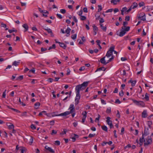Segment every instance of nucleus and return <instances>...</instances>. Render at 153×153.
Instances as JSON below:
<instances>
[{
  "mask_svg": "<svg viewBox=\"0 0 153 153\" xmlns=\"http://www.w3.org/2000/svg\"><path fill=\"white\" fill-rule=\"evenodd\" d=\"M69 109H70V111H66L65 112L60 114H59L58 115L56 116H66L70 114H71V115L73 117H74L75 114V110L74 107V105L71 104L70 106Z\"/></svg>",
  "mask_w": 153,
  "mask_h": 153,
  "instance_id": "nucleus-1",
  "label": "nucleus"
},
{
  "mask_svg": "<svg viewBox=\"0 0 153 153\" xmlns=\"http://www.w3.org/2000/svg\"><path fill=\"white\" fill-rule=\"evenodd\" d=\"M114 47L113 46L110 48L109 50L107 51L106 56L107 57L111 56V57L118 56L117 52L114 50Z\"/></svg>",
  "mask_w": 153,
  "mask_h": 153,
  "instance_id": "nucleus-2",
  "label": "nucleus"
},
{
  "mask_svg": "<svg viewBox=\"0 0 153 153\" xmlns=\"http://www.w3.org/2000/svg\"><path fill=\"white\" fill-rule=\"evenodd\" d=\"M89 82H84L82 84L76 86L75 88L76 93H80V91H82L87 86Z\"/></svg>",
  "mask_w": 153,
  "mask_h": 153,
  "instance_id": "nucleus-3",
  "label": "nucleus"
},
{
  "mask_svg": "<svg viewBox=\"0 0 153 153\" xmlns=\"http://www.w3.org/2000/svg\"><path fill=\"white\" fill-rule=\"evenodd\" d=\"M144 142V146H147L149 144H150L152 143V137L150 136H148L147 138L143 140Z\"/></svg>",
  "mask_w": 153,
  "mask_h": 153,
  "instance_id": "nucleus-4",
  "label": "nucleus"
},
{
  "mask_svg": "<svg viewBox=\"0 0 153 153\" xmlns=\"http://www.w3.org/2000/svg\"><path fill=\"white\" fill-rule=\"evenodd\" d=\"M137 18L138 19L143 21H145L146 20L145 14L143 12H142L138 14L137 16Z\"/></svg>",
  "mask_w": 153,
  "mask_h": 153,
  "instance_id": "nucleus-5",
  "label": "nucleus"
},
{
  "mask_svg": "<svg viewBox=\"0 0 153 153\" xmlns=\"http://www.w3.org/2000/svg\"><path fill=\"white\" fill-rule=\"evenodd\" d=\"M131 100L134 103L137 105H141L143 106L145 105L144 102L142 101H137L133 99H132Z\"/></svg>",
  "mask_w": 153,
  "mask_h": 153,
  "instance_id": "nucleus-6",
  "label": "nucleus"
},
{
  "mask_svg": "<svg viewBox=\"0 0 153 153\" xmlns=\"http://www.w3.org/2000/svg\"><path fill=\"white\" fill-rule=\"evenodd\" d=\"M113 59L114 58H110L108 60H107V61H106L105 59V58H101L100 59V62L102 63L105 65L109 62H111Z\"/></svg>",
  "mask_w": 153,
  "mask_h": 153,
  "instance_id": "nucleus-7",
  "label": "nucleus"
},
{
  "mask_svg": "<svg viewBox=\"0 0 153 153\" xmlns=\"http://www.w3.org/2000/svg\"><path fill=\"white\" fill-rule=\"evenodd\" d=\"M111 118L109 117H108L106 118V122L108 125L110 126V128H111L113 127V125L112 124V121L110 120Z\"/></svg>",
  "mask_w": 153,
  "mask_h": 153,
  "instance_id": "nucleus-8",
  "label": "nucleus"
},
{
  "mask_svg": "<svg viewBox=\"0 0 153 153\" xmlns=\"http://www.w3.org/2000/svg\"><path fill=\"white\" fill-rule=\"evenodd\" d=\"M76 96L75 99V104L76 105H77L79 102V100L80 98V93L78 94L77 93H76Z\"/></svg>",
  "mask_w": 153,
  "mask_h": 153,
  "instance_id": "nucleus-9",
  "label": "nucleus"
},
{
  "mask_svg": "<svg viewBox=\"0 0 153 153\" xmlns=\"http://www.w3.org/2000/svg\"><path fill=\"white\" fill-rule=\"evenodd\" d=\"M45 148L49 152L51 153H54V151L51 147L48 146H45Z\"/></svg>",
  "mask_w": 153,
  "mask_h": 153,
  "instance_id": "nucleus-10",
  "label": "nucleus"
},
{
  "mask_svg": "<svg viewBox=\"0 0 153 153\" xmlns=\"http://www.w3.org/2000/svg\"><path fill=\"white\" fill-rule=\"evenodd\" d=\"M123 29V27H122V30H121V31L119 35V36L120 37H122L126 33L125 31Z\"/></svg>",
  "mask_w": 153,
  "mask_h": 153,
  "instance_id": "nucleus-11",
  "label": "nucleus"
},
{
  "mask_svg": "<svg viewBox=\"0 0 153 153\" xmlns=\"http://www.w3.org/2000/svg\"><path fill=\"white\" fill-rule=\"evenodd\" d=\"M144 135H143L142 136V137L140 138L139 140L140 142L138 143L140 145V147L142 146L143 144V140L144 139Z\"/></svg>",
  "mask_w": 153,
  "mask_h": 153,
  "instance_id": "nucleus-12",
  "label": "nucleus"
},
{
  "mask_svg": "<svg viewBox=\"0 0 153 153\" xmlns=\"http://www.w3.org/2000/svg\"><path fill=\"white\" fill-rule=\"evenodd\" d=\"M149 129L148 128H145L144 130V133L142 134V135H144V138L145 135L147 136L149 134Z\"/></svg>",
  "mask_w": 153,
  "mask_h": 153,
  "instance_id": "nucleus-13",
  "label": "nucleus"
},
{
  "mask_svg": "<svg viewBox=\"0 0 153 153\" xmlns=\"http://www.w3.org/2000/svg\"><path fill=\"white\" fill-rule=\"evenodd\" d=\"M71 30V29L69 27H68L65 30V33H67L66 36H68L70 35V33Z\"/></svg>",
  "mask_w": 153,
  "mask_h": 153,
  "instance_id": "nucleus-14",
  "label": "nucleus"
},
{
  "mask_svg": "<svg viewBox=\"0 0 153 153\" xmlns=\"http://www.w3.org/2000/svg\"><path fill=\"white\" fill-rule=\"evenodd\" d=\"M93 27L94 34L96 35L97 34V31L98 30V28L95 25H94Z\"/></svg>",
  "mask_w": 153,
  "mask_h": 153,
  "instance_id": "nucleus-15",
  "label": "nucleus"
},
{
  "mask_svg": "<svg viewBox=\"0 0 153 153\" xmlns=\"http://www.w3.org/2000/svg\"><path fill=\"white\" fill-rule=\"evenodd\" d=\"M59 46L63 48L64 49H65L66 47H67V46L66 45H65V44H64L63 43H62V42H59Z\"/></svg>",
  "mask_w": 153,
  "mask_h": 153,
  "instance_id": "nucleus-16",
  "label": "nucleus"
},
{
  "mask_svg": "<svg viewBox=\"0 0 153 153\" xmlns=\"http://www.w3.org/2000/svg\"><path fill=\"white\" fill-rule=\"evenodd\" d=\"M147 116L146 111L144 110L143 111L142 114V117L143 118H146Z\"/></svg>",
  "mask_w": 153,
  "mask_h": 153,
  "instance_id": "nucleus-17",
  "label": "nucleus"
},
{
  "mask_svg": "<svg viewBox=\"0 0 153 153\" xmlns=\"http://www.w3.org/2000/svg\"><path fill=\"white\" fill-rule=\"evenodd\" d=\"M22 27L25 29L24 30L25 32L28 30V26L27 24H24L22 25Z\"/></svg>",
  "mask_w": 153,
  "mask_h": 153,
  "instance_id": "nucleus-18",
  "label": "nucleus"
},
{
  "mask_svg": "<svg viewBox=\"0 0 153 153\" xmlns=\"http://www.w3.org/2000/svg\"><path fill=\"white\" fill-rule=\"evenodd\" d=\"M46 30L49 33L51 34V36L53 37L54 35L53 34L52 31L51 29L48 28V29H47V30Z\"/></svg>",
  "mask_w": 153,
  "mask_h": 153,
  "instance_id": "nucleus-19",
  "label": "nucleus"
},
{
  "mask_svg": "<svg viewBox=\"0 0 153 153\" xmlns=\"http://www.w3.org/2000/svg\"><path fill=\"white\" fill-rule=\"evenodd\" d=\"M138 6V4L137 3L134 2L133 3L132 5L131 6L132 9H134L136 8Z\"/></svg>",
  "mask_w": 153,
  "mask_h": 153,
  "instance_id": "nucleus-20",
  "label": "nucleus"
},
{
  "mask_svg": "<svg viewBox=\"0 0 153 153\" xmlns=\"http://www.w3.org/2000/svg\"><path fill=\"white\" fill-rule=\"evenodd\" d=\"M106 68H105L103 67H100L99 68H97L96 70L95 71V72H97V71H101V70H102V71H105L106 70Z\"/></svg>",
  "mask_w": 153,
  "mask_h": 153,
  "instance_id": "nucleus-21",
  "label": "nucleus"
},
{
  "mask_svg": "<svg viewBox=\"0 0 153 153\" xmlns=\"http://www.w3.org/2000/svg\"><path fill=\"white\" fill-rule=\"evenodd\" d=\"M143 100L145 99L146 101H148L149 100V94L147 93H146L145 94V97L143 98Z\"/></svg>",
  "mask_w": 153,
  "mask_h": 153,
  "instance_id": "nucleus-22",
  "label": "nucleus"
},
{
  "mask_svg": "<svg viewBox=\"0 0 153 153\" xmlns=\"http://www.w3.org/2000/svg\"><path fill=\"white\" fill-rule=\"evenodd\" d=\"M82 41H81V40L79 42V44H83V43L85 41V39L84 36H83L82 38Z\"/></svg>",
  "mask_w": 153,
  "mask_h": 153,
  "instance_id": "nucleus-23",
  "label": "nucleus"
},
{
  "mask_svg": "<svg viewBox=\"0 0 153 153\" xmlns=\"http://www.w3.org/2000/svg\"><path fill=\"white\" fill-rule=\"evenodd\" d=\"M120 0H112L111 1V2L112 4H113L114 5H116L117 4V2H119Z\"/></svg>",
  "mask_w": 153,
  "mask_h": 153,
  "instance_id": "nucleus-24",
  "label": "nucleus"
},
{
  "mask_svg": "<svg viewBox=\"0 0 153 153\" xmlns=\"http://www.w3.org/2000/svg\"><path fill=\"white\" fill-rule=\"evenodd\" d=\"M20 63V62L19 61H15L12 63V65L17 66H18Z\"/></svg>",
  "mask_w": 153,
  "mask_h": 153,
  "instance_id": "nucleus-25",
  "label": "nucleus"
},
{
  "mask_svg": "<svg viewBox=\"0 0 153 153\" xmlns=\"http://www.w3.org/2000/svg\"><path fill=\"white\" fill-rule=\"evenodd\" d=\"M100 25L101 29L105 31H106L107 28L106 27L103 26V25L102 24H100Z\"/></svg>",
  "mask_w": 153,
  "mask_h": 153,
  "instance_id": "nucleus-26",
  "label": "nucleus"
},
{
  "mask_svg": "<svg viewBox=\"0 0 153 153\" xmlns=\"http://www.w3.org/2000/svg\"><path fill=\"white\" fill-rule=\"evenodd\" d=\"M101 127L103 130L105 131H107L108 128L106 126H102Z\"/></svg>",
  "mask_w": 153,
  "mask_h": 153,
  "instance_id": "nucleus-27",
  "label": "nucleus"
},
{
  "mask_svg": "<svg viewBox=\"0 0 153 153\" xmlns=\"http://www.w3.org/2000/svg\"><path fill=\"white\" fill-rule=\"evenodd\" d=\"M76 36H77L76 34H75L72 35H71V38L73 39L74 40L76 39Z\"/></svg>",
  "mask_w": 153,
  "mask_h": 153,
  "instance_id": "nucleus-28",
  "label": "nucleus"
},
{
  "mask_svg": "<svg viewBox=\"0 0 153 153\" xmlns=\"http://www.w3.org/2000/svg\"><path fill=\"white\" fill-rule=\"evenodd\" d=\"M86 19V17L84 16H81L80 17V19L82 21H83L85 20Z\"/></svg>",
  "mask_w": 153,
  "mask_h": 153,
  "instance_id": "nucleus-29",
  "label": "nucleus"
},
{
  "mask_svg": "<svg viewBox=\"0 0 153 153\" xmlns=\"http://www.w3.org/2000/svg\"><path fill=\"white\" fill-rule=\"evenodd\" d=\"M20 148H21V149H20L21 151V153H24V152L25 151V148L22 147H21Z\"/></svg>",
  "mask_w": 153,
  "mask_h": 153,
  "instance_id": "nucleus-30",
  "label": "nucleus"
},
{
  "mask_svg": "<svg viewBox=\"0 0 153 153\" xmlns=\"http://www.w3.org/2000/svg\"><path fill=\"white\" fill-rule=\"evenodd\" d=\"M23 78V75L20 76L16 79L17 80H22Z\"/></svg>",
  "mask_w": 153,
  "mask_h": 153,
  "instance_id": "nucleus-31",
  "label": "nucleus"
},
{
  "mask_svg": "<svg viewBox=\"0 0 153 153\" xmlns=\"http://www.w3.org/2000/svg\"><path fill=\"white\" fill-rule=\"evenodd\" d=\"M82 115H83V117L84 118H86L87 116V112L86 111H85L83 112L82 114Z\"/></svg>",
  "mask_w": 153,
  "mask_h": 153,
  "instance_id": "nucleus-32",
  "label": "nucleus"
},
{
  "mask_svg": "<svg viewBox=\"0 0 153 153\" xmlns=\"http://www.w3.org/2000/svg\"><path fill=\"white\" fill-rule=\"evenodd\" d=\"M56 45L55 44H53L49 48L48 50H50L52 49H55V48Z\"/></svg>",
  "mask_w": 153,
  "mask_h": 153,
  "instance_id": "nucleus-33",
  "label": "nucleus"
},
{
  "mask_svg": "<svg viewBox=\"0 0 153 153\" xmlns=\"http://www.w3.org/2000/svg\"><path fill=\"white\" fill-rule=\"evenodd\" d=\"M144 5L145 3L143 1H141L139 3V5L140 7L142 6H143Z\"/></svg>",
  "mask_w": 153,
  "mask_h": 153,
  "instance_id": "nucleus-34",
  "label": "nucleus"
},
{
  "mask_svg": "<svg viewBox=\"0 0 153 153\" xmlns=\"http://www.w3.org/2000/svg\"><path fill=\"white\" fill-rule=\"evenodd\" d=\"M106 113L107 114H109L111 112V108L110 107H109L108 108H107L106 109Z\"/></svg>",
  "mask_w": 153,
  "mask_h": 153,
  "instance_id": "nucleus-35",
  "label": "nucleus"
},
{
  "mask_svg": "<svg viewBox=\"0 0 153 153\" xmlns=\"http://www.w3.org/2000/svg\"><path fill=\"white\" fill-rule=\"evenodd\" d=\"M98 7L99 8L98 10V12H99L102 10V6L100 5H98Z\"/></svg>",
  "mask_w": 153,
  "mask_h": 153,
  "instance_id": "nucleus-36",
  "label": "nucleus"
},
{
  "mask_svg": "<svg viewBox=\"0 0 153 153\" xmlns=\"http://www.w3.org/2000/svg\"><path fill=\"white\" fill-rule=\"evenodd\" d=\"M7 125L8 126L9 128L10 129H13V128H14V125L12 124L11 125Z\"/></svg>",
  "mask_w": 153,
  "mask_h": 153,
  "instance_id": "nucleus-37",
  "label": "nucleus"
},
{
  "mask_svg": "<svg viewBox=\"0 0 153 153\" xmlns=\"http://www.w3.org/2000/svg\"><path fill=\"white\" fill-rule=\"evenodd\" d=\"M40 105V103L39 102H38L34 104V105H35V107H37L36 108H38V107Z\"/></svg>",
  "mask_w": 153,
  "mask_h": 153,
  "instance_id": "nucleus-38",
  "label": "nucleus"
},
{
  "mask_svg": "<svg viewBox=\"0 0 153 153\" xmlns=\"http://www.w3.org/2000/svg\"><path fill=\"white\" fill-rule=\"evenodd\" d=\"M126 28L124 29H123V30L125 31V32H126L127 31H128L130 30V27L129 26H127V27H126Z\"/></svg>",
  "mask_w": 153,
  "mask_h": 153,
  "instance_id": "nucleus-39",
  "label": "nucleus"
},
{
  "mask_svg": "<svg viewBox=\"0 0 153 153\" xmlns=\"http://www.w3.org/2000/svg\"><path fill=\"white\" fill-rule=\"evenodd\" d=\"M27 112L26 111L23 112L22 113V114L21 115V116L22 117V116H25L27 117Z\"/></svg>",
  "mask_w": 153,
  "mask_h": 153,
  "instance_id": "nucleus-40",
  "label": "nucleus"
},
{
  "mask_svg": "<svg viewBox=\"0 0 153 153\" xmlns=\"http://www.w3.org/2000/svg\"><path fill=\"white\" fill-rule=\"evenodd\" d=\"M43 13H43V16L45 17L47 16V15L49 13L47 11H46L45 12H44Z\"/></svg>",
  "mask_w": 153,
  "mask_h": 153,
  "instance_id": "nucleus-41",
  "label": "nucleus"
},
{
  "mask_svg": "<svg viewBox=\"0 0 153 153\" xmlns=\"http://www.w3.org/2000/svg\"><path fill=\"white\" fill-rule=\"evenodd\" d=\"M67 132V130L65 129H63V131L62 132H61L60 134V135H63L64 134H66V133Z\"/></svg>",
  "mask_w": 153,
  "mask_h": 153,
  "instance_id": "nucleus-42",
  "label": "nucleus"
},
{
  "mask_svg": "<svg viewBox=\"0 0 153 153\" xmlns=\"http://www.w3.org/2000/svg\"><path fill=\"white\" fill-rule=\"evenodd\" d=\"M124 93L122 90L119 92V95L120 97H122Z\"/></svg>",
  "mask_w": 153,
  "mask_h": 153,
  "instance_id": "nucleus-43",
  "label": "nucleus"
},
{
  "mask_svg": "<svg viewBox=\"0 0 153 153\" xmlns=\"http://www.w3.org/2000/svg\"><path fill=\"white\" fill-rule=\"evenodd\" d=\"M147 124L149 128H151V126L152 125V122L151 121H148L147 122Z\"/></svg>",
  "mask_w": 153,
  "mask_h": 153,
  "instance_id": "nucleus-44",
  "label": "nucleus"
},
{
  "mask_svg": "<svg viewBox=\"0 0 153 153\" xmlns=\"http://www.w3.org/2000/svg\"><path fill=\"white\" fill-rule=\"evenodd\" d=\"M95 134H89L88 137L89 138H92V137H94L95 136Z\"/></svg>",
  "mask_w": 153,
  "mask_h": 153,
  "instance_id": "nucleus-45",
  "label": "nucleus"
},
{
  "mask_svg": "<svg viewBox=\"0 0 153 153\" xmlns=\"http://www.w3.org/2000/svg\"><path fill=\"white\" fill-rule=\"evenodd\" d=\"M60 143L59 141L56 140L55 141V144L56 145H59L60 144Z\"/></svg>",
  "mask_w": 153,
  "mask_h": 153,
  "instance_id": "nucleus-46",
  "label": "nucleus"
},
{
  "mask_svg": "<svg viewBox=\"0 0 153 153\" xmlns=\"http://www.w3.org/2000/svg\"><path fill=\"white\" fill-rule=\"evenodd\" d=\"M8 31L10 33H11L13 32H16L17 31V30H9Z\"/></svg>",
  "mask_w": 153,
  "mask_h": 153,
  "instance_id": "nucleus-47",
  "label": "nucleus"
},
{
  "mask_svg": "<svg viewBox=\"0 0 153 153\" xmlns=\"http://www.w3.org/2000/svg\"><path fill=\"white\" fill-rule=\"evenodd\" d=\"M130 16H126L125 17V20L126 21H128L130 20Z\"/></svg>",
  "mask_w": 153,
  "mask_h": 153,
  "instance_id": "nucleus-48",
  "label": "nucleus"
},
{
  "mask_svg": "<svg viewBox=\"0 0 153 153\" xmlns=\"http://www.w3.org/2000/svg\"><path fill=\"white\" fill-rule=\"evenodd\" d=\"M30 127L33 130L35 129L36 128V127L34 126V125L33 124L31 125Z\"/></svg>",
  "mask_w": 153,
  "mask_h": 153,
  "instance_id": "nucleus-49",
  "label": "nucleus"
},
{
  "mask_svg": "<svg viewBox=\"0 0 153 153\" xmlns=\"http://www.w3.org/2000/svg\"><path fill=\"white\" fill-rule=\"evenodd\" d=\"M60 12L64 14L66 13V10L64 9H61L60 10Z\"/></svg>",
  "mask_w": 153,
  "mask_h": 153,
  "instance_id": "nucleus-50",
  "label": "nucleus"
},
{
  "mask_svg": "<svg viewBox=\"0 0 153 153\" xmlns=\"http://www.w3.org/2000/svg\"><path fill=\"white\" fill-rule=\"evenodd\" d=\"M136 83V81H133L131 82V86H135Z\"/></svg>",
  "mask_w": 153,
  "mask_h": 153,
  "instance_id": "nucleus-51",
  "label": "nucleus"
},
{
  "mask_svg": "<svg viewBox=\"0 0 153 153\" xmlns=\"http://www.w3.org/2000/svg\"><path fill=\"white\" fill-rule=\"evenodd\" d=\"M12 110H13V111H15L17 112H18V113H20V111H19V110H17V109H14V108H10Z\"/></svg>",
  "mask_w": 153,
  "mask_h": 153,
  "instance_id": "nucleus-52",
  "label": "nucleus"
},
{
  "mask_svg": "<svg viewBox=\"0 0 153 153\" xmlns=\"http://www.w3.org/2000/svg\"><path fill=\"white\" fill-rule=\"evenodd\" d=\"M19 102L20 103L22 104L23 106H25V105H26V104H25V103H23V102H22L21 101V100H20V98H19Z\"/></svg>",
  "mask_w": 153,
  "mask_h": 153,
  "instance_id": "nucleus-53",
  "label": "nucleus"
},
{
  "mask_svg": "<svg viewBox=\"0 0 153 153\" xmlns=\"http://www.w3.org/2000/svg\"><path fill=\"white\" fill-rule=\"evenodd\" d=\"M104 22V20L102 18H100V23L101 24L102 23H103Z\"/></svg>",
  "mask_w": 153,
  "mask_h": 153,
  "instance_id": "nucleus-54",
  "label": "nucleus"
},
{
  "mask_svg": "<svg viewBox=\"0 0 153 153\" xmlns=\"http://www.w3.org/2000/svg\"><path fill=\"white\" fill-rule=\"evenodd\" d=\"M1 26L4 28H6L7 27V25L6 24L2 23L1 24Z\"/></svg>",
  "mask_w": 153,
  "mask_h": 153,
  "instance_id": "nucleus-55",
  "label": "nucleus"
},
{
  "mask_svg": "<svg viewBox=\"0 0 153 153\" xmlns=\"http://www.w3.org/2000/svg\"><path fill=\"white\" fill-rule=\"evenodd\" d=\"M113 10V9H110L106 10L105 12V13H107L108 12H111Z\"/></svg>",
  "mask_w": 153,
  "mask_h": 153,
  "instance_id": "nucleus-56",
  "label": "nucleus"
},
{
  "mask_svg": "<svg viewBox=\"0 0 153 153\" xmlns=\"http://www.w3.org/2000/svg\"><path fill=\"white\" fill-rule=\"evenodd\" d=\"M115 103L120 104L121 103V102L118 99H117L115 100Z\"/></svg>",
  "mask_w": 153,
  "mask_h": 153,
  "instance_id": "nucleus-57",
  "label": "nucleus"
},
{
  "mask_svg": "<svg viewBox=\"0 0 153 153\" xmlns=\"http://www.w3.org/2000/svg\"><path fill=\"white\" fill-rule=\"evenodd\" d=\"M82 10H80L78 13V15L79 16H82Z\"/></svg>",
  "mask_w": 153,
  "mask_h": 153,
  "instance_id": "nucleus-58",
  "label": "nucleus"
},
{
  "mask_svg": "<svg viewBox=\"0 0 153 153\" xmlns=\"http://www.w3.org/2000/svg\"><path fill=\"white\" fill-rule=\"evenodd\" d=\"M73 20L75 22L77 23L78 22L77 19L75 16H74L73 18Z\"/></svg>",
  "mask_w": 153,
  "mask_h": 153,
  "instance_id": "nucleus-59",
  "label": "nucleus"
},
{
  "mask_svg": "<svg viewBox=\"0 0 153 153\" xmlns=\"http://www.w3.org/2000/svg\"><path fill=\"white\" fill-rule=\"evenodd\" d=\"M124 131V127H122L121 128V132L120 133L122 135L123 134V132Z\"/></svg>",
  "mask_w": 153,
  "mask_h": 153,
  "instance_id": "nucleus-60",
  "label": "nucleus"
},
{
  "mask_svg": "<svg viewBox=\"0 0 153 153\" xmlns=\"http://www.w3.org/2000/svg\"><path fill=\"white\" fill-rule=\"evenodd\" d=\"M47 50V48H41V51L42 52L45 51Z\"/></svg>",
  "mask_w": 153,
  "mask_h": 153,
  "instance_id": "nucleus-61",
  "label": "nucleus"
},
{
  "mask_svg": "<svg viewBox=\"0 0 153 153\" xmlns=\"http://www.w3.org/2000/svg\"><path fill=\"white\" fill-rule=\"evenodd\" d=\"M97 15V14H96L95 15V17H97L96 18V19L98 20L100 19V15L99 16L98 15Z\"/></svg>",
  "mask_w": 153,
  "mask_h": 153,
  "instance_id": "nucleus-62",
  "label": "nucleus"
},
{
  "mask_svg": "<svg viewBox=\"0 0 153 153\" xmlns=\"http://www.w3.org/2000/svg\"><path fill=\"white\" fill-rule=\"evenodd\" d=\"M56 15L57 16V17L59 19H62V16L60 14H57Z\"/></svg>",
  "mask_w": 153,
  "mask_h": 153,
  "instance_id": "nucleus-63",
  "label": "nucleus"
},
{
  "mask_svg": "<svg viewBox=\"0 0 153 153\" xmlns=\"http://www.w3.org/2000/svg\"><path fill=\"white\" fill-rule=\"evenodd\" d=\"M131 147V145L130 144H128L127 146L124 147V149H126L127 148H129Z\"/></svg>",
  "mask_w": 153,
  "mask_h": 153,
  "instance_id": "nucleus-64",
  "label": "nucleus"
}]
</instances>
